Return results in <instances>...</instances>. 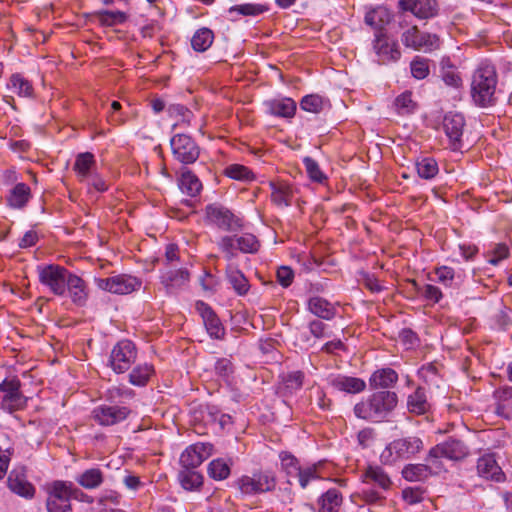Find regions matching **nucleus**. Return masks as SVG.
<instances>
[{
	"instance_id": "obj_47",
	"label": "nucleus",
	"mask_w": 512,
	"mask_h": 512,
	"mask_svg": "<svg viewBox=\"0 0 512 512\" xmlns=\"http://www.w3.org/2000/svg\"><path fill=\"white\" fill-rule=\"evenodd\" d=\"M208 475L215 480H224L230 475V466L224 459H214L208 465Z\"/></svg>"
},
{
	"instance_id": "obj_45",
	"label": "nucleus",
	"mask_w": 512,
	"mask_h": 512,
	"mask_svg": "<svg viewBox=\"0 0 512 512\" xmlns=\"http://www.w3.org/2000/svg\"><path fill=\"white\" fill-rule=\"evenodd\" d=\"M8 87L20 97H30L33 93L31 83L20 74H13L10 77Z\"/></svg>"
},
{
	"instance_id": "obj_4",
	"label": "nucleus",
	"mask_w": 512,
	"mask_h": 512,
	"mask_svg": "<svg viewBox=\"0 0 512 512\" xmlns=\"http://www.w3.org/2000/svg\"><path fill=\"white\" fill-rule=\"evenodd\" d=\"M423 448V442L418 437H406L392 441L382 452L381 458L388 463L400 459H408Z\"/></svg>"
},
{
	"instance_id": "obj_32",
	"label": "nucleus",
	"mask_w": 512,
	"mask_h": 512,
	"mask_svg": "<svg viewBox=\"0 0 512 512\" xmlns=\"http://www.w3.org/2000/svg\"><path fill=\"white\" fill-rule=\"evenodd\" d=\"M342 501V494L338 489H329L319 498L318 512H338Z\"/></svg>"
},
{
	"instance_id": "obj_21",
	"label": "nucleus",
	"mask_w": 512,
	"mask_h": 512,
	"mask_svg": "<svg viewBox=\"0 0 512 512\" xmlns=\"http://www.w3.org/2000/svg\"><path fill=\"white\" fill-rule=\"evenodd\" d=\"M441 470V466L436 461L427 464H409L402 471L403 477L408 481H422L431 473H437Z\"/></svg>"
},
{
	"instance_id": "obj_25",
	"label": "nucleus",
	"mask_w": 512,
	"mask_h": 512,
	"mask_svg": "<svg viewBox=\"0 0 512 512\" xmlns=\"http://www.w3.org/2000/svg\"><path fill=\"white\" fill-rule=\"evenodd\" d=\"M66 292H68L72 302L78 306H83L87 301L88 292L85 281L76 274H70Z\"/></svg>"
},
{
	"instance_id": "obj_3",
	"label": "nucleus",
	"mask_w": 512,
	"mask_h": 512,
	"mask_svg": "<svg viewBox=\"0 0 512 512\" xmlns=\"http://www.w3.org/2000/svg\"><path fill=\"white\" fill-rule=\"evenodd\" d=\"M39 281L47 287L49 291L56 296H64L66 294L67 281L71 272L65 267L50 264L37 267Z\"/></svg>"
},
{
	"instance_id": "obj_64",
	"label": "nucleus",
	"mask_w": 512,
	"mask_h": 512,
	"mask_svg": "<svg viewBox=\"0 0 512 512\" xmlns=\"http://www.w3.org/2000/svg\"><path fill=\"white\" fill-rule=\"evenodd\" d=\"M403 499L410 505L419 503L422 500V494L419 490L405 488L402 491Z\"/></svg>"
},
{
	"instance_id": "obj_18",
	"label": "nucleus",
	"mask_w": 512,
	"mask_h": 512,
	"mask_svg": "<svg viewBox=\"0 0 512 512\" xmlns=\"http://www.w3.org/2000/svg\"><path fill=\"white\" fill-rule=\"evenodd\" d=\"M478 475L486 480L502 482L505 480V474L497 463L493 454H485L477 461Z\"/></svg>"
},
{
	"instance_id": "obj_29",
	"label": "nucleus",
	"mask_w": 512,
	"mask_h": 512,
	"mask_svg": "<svg viewBox=\"0 0 512 512\" xmlns=\"http://www.w3.org/2000/svg\"><path fill=\"white\" fill-rule=\"evenodd\" d=\"M407 408L409 412L422 415L430 410V403L427 399L426 391L422 387H418L407 398Z\"/></svg>"
},
{
	"instance_id": "obj_36",
	"label": "nucleus",
	"mask_w": 512,
	"mask_h": 512,
	"mask_svg": "<svg viewBox=\"0 0 512 512\" xmlns=\"http://www.w3.org/2000/svg\"><path fill=\"white\" fill-rule=\"evenodd\" d=\"M179 187L183 193L190 197L197 196L201 189L202 183L198 177L189 170H185L181 173L179 179Z\"/></svg>"
},
{
	"instance_id": "obj_62",
	"label": "nucleus",
	"mask_w": 512,
	"mask_h": 512,
	"mask_svg": "<svg viewBox=\"0 0 512 512\" xmlns=\"http://www.w3.org/2000/svg\"><path fill=\"white\" fill-rule=\"evenodd\" d=\"M277 280L283 287H288L294 279V272L288 266H282L277 270Z\"/></svg>"
},
{
	"instance_id": "obj_27",
	"label": "nucleus",
	"mask_w": 512,
	"mask_h": 512,
	"mask_svg": "<svg viewBox=\"0 0 512 512\" xmlns=\"http://www.w3.org/2000/svg\"><path fill=\"white\" fill-rule=\"evenodd\" d=\"M330 384L333 388L347 392V393H360L366 388V383L364 380L357 377H349L338 375L336 377L331 378Z\"/></svg>"
},
{
	"instance_id": "obj_44",
	"label": "nucleus",
	"mask_w": 512,
	"mask_h": 512,
	"mask_svg": "<svg viewBox=\"0 0 512 512\" xmlns=\"http://www.w3.org/2000/svg\"><path fill=\"white\" fill-rule=\"evenodd\" d=\"M97 21L103 26H115L123 24L127 20V14L122 11L101 10L95 13Z\"/></svg>"
},
{
	"instance_id": "obj_55",
	"label": "nucleus",
	"mask_w": 512,
	"mask_h": 512,
	"mask_svg": "<svg viewBox=\"0 0 512 512\" xmlns=\"http://www.w3.org/2000/svg\"><path fill=\"white\" fill-rule=\"evenodd\" d=\"M280 460L282 469L286 474L290 477H295L301 467L298 460L292 454L287 452H282L280 454Z\"/></svg>"
},
{
	"instance_id": "obj_31",
	"label": "nucleus",
	"mask_w": 512,
	"mask_h": 512,
	"mask_svg": "<svg viewBox=\"0 0 512 512\" xmlns=\"http://www.w3.org/2000/svg\"><path fill=\"white\" fill-rule=\"evenodd\" d=\"M104 474L100 468H89L76 477V482L83 488L91 490L102 485Z\"/></svg>"
},
{
	"instance_id": "obj_34",
	"label": "nucleus",
	"mask_w": 512,
	"mask_h": 512,
	"mask_svg": "<svg viewBox=\"0 0 512 512\" xmlns=\"http://www.w3.org/2000/svg\"><path fill=\"white\" fill-rule=\"evenodd\" d=\"M95 166L94 155L90 152L80 153L74 163V171L80 181H86L92 175V169Z\"/></svg>"
},
{
	"instance_id": "obj_38",
	"label": "nucleus",
	"mask_w": 512,
	"mask_h": 512,
	"mask_svg": "<svg viewBox=\"0 0 512 512\" xmlns=\"http://www.w3.org/2000/svg\"><path fill=\"white\" fill-rule=\"evenodd\" d=\"M178 479L185 490H197L203 483L202 475L195 469L182 468L179 471Z\"/></svg>"
},
{
	"instance_id": "obj_7",
	"label": "nucleus",
	"mask_w": 512,
	"mask_h": 512,
	"mask_svg": "<svg viewBox=\"0 0 512 512\" xmlns=\"http://www.w3.org/2000/svg\"><path fill=\"white\" fill-rule=\"evenodd\" d=\"M468 453V447L461 440L449 438L431 448L426 461L431 463L436 461L439 464L438 460L442 457L457 461L465 458Z\"/></svg>"
},
{
	"instance_id": "obj_30",
	"label": "nucleus",
	"mask_w": 512,
	"mask_h": 512,
	"mask_svg": "<svg viewBox=\"0 0 512 512\" xmlns=\"http://www.w3.org/2000/svg\"><path fill=\"white\" fill-rule=\"evenodd\" d=\"M267 107L270 114L284 118H291L296 112V103L291 98L271 100Z\"/></svg>"
},
{
	"instance_id": "obj_10",
	"label": "nucleus",
	"mask_w": 512,
	"mask_h": 512,
	"mask_svg": "<svg viewBox=\"0 0 512 512\" xmlns=\"http://www.w3.org/2000/svg\"><path fill=\"white\" fill-rule=\"evenodd\" d=\"M405 47L416 51L430 52L439 48L440 40L436 34L422 33L416 26H413L403 32L401 36Z\"/></svg>"
},
{
	"instance_id": "obj_60",
	"label": "nucleus",
	"mask_w": 512,
	"mask_h": 512,
	"mask_svg": "<svg viewBox=\"0 0 512 512\" xmlns=\"http://www.w3.org/2000/svg\"><path fill=\"white\" fill-rule=\"evenodd\" d=\"M219 248L225 253L227 260H231L235 256L237 249L236 236H225L219 241Z\"/></svg>"
},
{
	"instance_id": "obj_56",
	"label": "nucleus",
	"mask_w": 512,
	"mask_h": 512,
	"mask_svg": "<svg viewBox=\"0 0 512 512\" xmlns=\"http://www.w3.org/2000/svg\"><path fill=\"white\" fill-rule=\"evenodd\" d=\"M303 163L306 172L312 181L322 183L324 180H326V176L321 171L318 163L314 159L311 157H305L303 159Z\"/></svg>"
},
{
	"instance_id": "obj_49",
	"label": "nucleus",
	"mask_w": 512,
	"mask_h": 512,
	"mask_svg": "<svg viewBox=\"0 0 512 512\" xmlns=\"http://www.w3.org/2000/svg\"><path fill=\"white\" fill-rule=\"evenodd\" d=\"M225 175L239 181H250L254 178L253 172L246 166L231 164L225 168Z\"/></svg>"
},
{
	"instance_id": "obj_15",
	"label": "nucleus",
	"mask_w": 512,
	"mask_h": 512,
	"mask_svg": "<svg viewBox=\"0 0 512 512\" xmlns=\"http://www.w3.org/2000/svg\"><path fill=\"white\" fill-rule=\"evenodd\" d=\"M442 127L448 137L450 148L459 150L465 127L464 116L458 112H449L444 116Z\"/></svg>"
},
{
	"instance_id": "obj_19",
	"label": "nucleus",
	"mask_w": 512,
	"mask_h": 512,
	"mask_svg": "<svg viewBox=\"0 0 512 512\" xmlns=\"http://www.w3.org/2000/svg\"><path fill=\"white\" fill-rule=\"evenodd\" d=\"M196 308L203 319L209 335L215 339H221L225 334V330L213 310L204 302H197Z\"/></svg>"
},
{
	"instance_id": "obj_57",
	"label": "nucleus",
	"mask_w": 512,
	"mask_h": 512,
	"mask_svg": "<svg viewBox=\"0 0 512 512\" xmlns=\"http://www.w3.org/2000/svg\"><path fill=\"white\" fill-rule=\"evenodd\" d=\"M266 10L267 9L263 5L253 4V3H245V4H239V5L232 6L229 11H230V13L237 12L244 16H256V15L263 13Z\"/></svg>"
},
{
	"instance_id": "obj_26",
	"label": "nucleus",
	"mask_w": 512,
	"mask_h": 512,
	"mask_svg": "<svg viewBox=\"0 0 512 512\" xmlns=\"http://www.w3.org/2000/svg\"><path fill=\"white\" fill-rule=\"evenodd\" d=\"M269 186L271 189V200L275 205L280 207L291 205L293 188L289 183L285 181H271Z\"/></svg>"
},
{
	"instance_id": "obj_37",
	"label": "nucleus",
	"mask_w": 512,
	"mask_h": 512,
	"mask_svg": "<svg viewBox=\"0 0 512 512\" xmlns=\"http://www.w3.org/2000/svg\"><path fill=\"white\" fill-rule=\"evenodd\" d=\"M214 41V33L211 29L202 27L191 38V46L196 52H205Z\"/></svg>"
},
{
	"instance_id": "obj_50",
	"label": "nucleus",
	"mask_w": 512,
	"mask_h": 512,
	"mask_svg": "<svg viewBox=\"0 0 512 512\" xmlns=\"http://www.w3.org/2000/svg\"><path fill=\"white\" fill-rule=\"evenodd\" d=\"M237 249L243 253H254L259 248V242L253 234L245 233L236 236Z\"/></svg>"
},
{
	"instance_id": "obj_51",
	"label": "nucleus",
	"mask_w": 512,
	"mask_h": 512,
	"mask_svg": "<svg viewBox=\"0 0 512 512\" xmlns=\"http://www.w3.org/2000/svg\"><path fill=\"white\" fill-rule=\"evenodd\" d=\"M168 112L171 117L178 119L176 125H179V124L190 125L191 124V121L193 118V113L185 106H183L181 104L170 105L168 108Z\"/></svg>"
},
{
	"instance_id": "obj_35",
	"label": "nucleus",
	"mask_w": 512,
	"mask_h": 512,
	"mask_svg": "<svg viewBox=\"0 0 512 512\" xmlns=\"http://www.w3.org/2000/svg\"><path fill=\"white\" fill-rule=\"evenodd\" d=\"M308 309L317 317L323 318L325 320H330L335 315L334 306L326 299L318 296L309 299Z\"/></svg>"
},
{
	"instance_id": "obj_20",
	"label": "nucleus",
	"mask_w": 512,
	"mask_h": 512,
	"mask_svg": "<svg viewBox=\"0 0 512 512\" xmlns=\"http://www.w3.org/2000/svg\"><path fill=\"white\" fill-rule=\"evenodd\" d=\"M399 6L404 11H410L420 19H427L436 14L435 0H400Z\"/></svg>"
},
{
	"instance_id": "obj_2",
	"label": "nucleus",
	"mask_w": 512,
	"mask_h": 512,
	"mask_svg": "<svg viewBox=\"0 0 512 512\" xmlns=\"http://www.w3.org/2000/svg\"><path fill=\"white\" fill-rule=\"evenodd\" d=\"M397 402L398 398L395 392H376L366 400L357 403L354 407V414L358 418L378 422L396 407Z\"/></svg>"
},
{
	"instance_id": "obj_1",
	"label": "nucleus",
	"mask_w": 512,
	"mask_h": 512,
	"mask_svg": "<svg viewBox=\"0 0 512 512\" xmlns=\"http://www.w3.org/2000/svg\"><path fill=\"white\" fill-rule=\"evenodd\" d=\"M497 73L495 67L487 62H481L472 74L471 97L480 107H487L495 101Z\"/></svg>"
},
{
	"instance_id": "obj_46",
	"label": "nucleus",
	"mask_w": 512,
	"mask_h": 512,
	"mask_svg": "<svg viewBox=\"0 0 512 512\" xmlns=\"http://www.w3.org/2000/svg\"><path fill=\"white\" fill-rule=\"evenodd\" d=\"M327 104L328 100L324 99L322 96L318 94H310L302 98L300 107L304 111L318 114L324 110Z\"/></svg>"
},
{
	"instance_id": "obj_22",
	"label": "nucleus",
	"mask_w": 512,
	"mask_h": 512,
	"mask_svg": "<svg viewBox=\"0 0 512 512\" xmlns=\"http://www.w3.org/2000/svg\"><path fill=\"white\" fill-rule=\"evenodd\" d=\"M361 479L364 484H371L377 486L381 490H388L392 481L387 473L380 466H368L361 474Z\"/></svg>"
},
{
	"instance_id": "obj_61",
	"label": "nucleus",
	"mask_w": 512,
	"mask_h": 512,
	"mask_svg": "<svg viewBox=\"0 0 512 512\" xmlns=\"http://www.w3.org/2000/svg\"><path fill=\"white\" fill-rule=\"evenodd\" d=\"M304 380V374L301 371H294L289 373L284 382L287 389L298 390L302 387Z\"/></svg>"
},
{
	"instance_id": "obj_9",
	"label": "nucleus",
	"mask_w": 512,
	"mask_h": 512,
	"mask_svg": "<svg viewBox=\"0 0 512 512\" xmlns=\"http://www.w3.org/2000/svg\"><path fill=\"white\" fill-rule=\"evenodd\" d=\"M137 358V350L130 340L118 342L111 351L110 365L116 373H124Z\"/></svg>"
},
{
	"instance_id": "obj_40",
	"label": "nucleus",
	"mask_w": 512,
	"mask_h": 512,
	"mask_svg": "<svg viewBox=\"0 0 512 512\" xmlns=\"http://www.w3.org/2000/svg\"><path fill=\"white\" fill-rule=\"evenodd\" d=\"M227 279L229 283L232 285L234 290L239 295H244L249 290V283L244 274L233 267L232 265H228L226 269Z\"/></svg>"
},
{
	"instance_id": "obj_23",
	"label": "nucleus",
	"mask_w": 512,
	"mask_h": 512,
	"mask_svg": "<svg viewBox=\"0 0 512 512\" xmlns=\"http://www.w3.org/2000/svg\"><path fill=\"white\" fill-rule=\"evenodd\" d=\"M190 279L187 269L180 268L177 270H167L161 276V283L169 293L175 292L177 289L185 286Z\"/></svg>"
},
{
	"instance_id": "obj_42",
	"label": "nucleus",
	"mask_w": 512,
	"mask_h": 512,
	"mask_svg": "<svg viewBox=\"0 0 512 512\" xmlns=\"http://www.w3.org/2000/svg\"><path fill=\"white\" fill-rule=\"evenodd\" d=\"M415 291L430 304H437L443 298V293L439 287L432 284L420 286L415 280L411 281Z\"/></svg>"
},
{
	"instance_id": "obj_41",
	"label": "nucleus",
	"mask_w": 512,
	"mask_h": 512,
	"mask_svg": "<svg viewBox=\"0 0 512 512\" xmlns=\"http://www.w3.org/2000/svg\"><path fill=\"white\" fill-rule=\"evenodd\" d=\"M154 373L152 365L144 363L133 368L129 374V382L135 386H144Z\"/></svg>"
},
{
	"instance_id": "obj_48",
	"label": "nucleus",
	"mask_w": 512,
	"mask_h": 512,
	"mask_svg": "<svg viewBox=\"0 0 512 512\" xmlns=\"http://www.w3.org/2000/svg\"><path fill=\"white\" fill-rule=\"evenodd\" d=\"M382 499H384V497L381 492L373 488H363L361 491L352 495V500L356 504H359V501H362L365 504H375L380 502Z\"/></svg>"
},
{
	"instance_id": "obj_52",
	"label": "nucleus",
	"mask_w": 512,
	"mask_h": 512,
	"mask_svg": "<svg viewBox=\"0 0 512 512\" xmlns=\"http://www.w3.org/2000/svg\"><path fill=\"white\" fill-rule=\"evenodd\" d=\"M428 62V59L415 57L410 64L412 76L418 80L426 78L430 72Z\"/></svg>"
},
{
	"instance_id": "obj_58",
	"label": "nucleus",
	"mask_w": 512,
	"mask_h": 512,
	"mask_svg": "<svg viewBox=\"0 0 512 512\" xmlns=\"http://www.w3.org/2000/svg\"><path fill=\"white\" fill-rule=\"evenodd\" d=\"M509 248L504 243L496 244L491 251L488 252V262L492 265H498L502 260L508 258Z\"/></svg>"
},
{
	"instance_id": "obj_11",
	"label": "nucleus",
	"mask_w": 512,
	"mask_h": 512,
	"mask_svg": "<svg viewBox=\"0 0 512 512\" xmlns=\"http://www.w3.org/2000/svg\"><path fill=\"white\" fill-rule=\"evenodd\" d=\"M239 489L244 494H258L272 491L276 486L274 473L264 471L253 476H243L238 481Z\"/></svg>"
},
{
	"instance_id": "obj_54",
	"label": "nucleus",
	"mask_w": 512,
	"mask_h": 512,
	"mask_svg": "<svg viewBox=\"0 0 512 512\" xmlns=\"http://www.w3.org/2000/svg\"><path fill=\"white\" fill-rule=\"evenodd\" d=\"M295 477L298 479L300 486L302 488H306L312 480L320 477L318 473V466L310 465L307 467H300Z\"/></svg>"
},
{
	"instance_id": "obj_8",
	"label": "nucleus",
	"mask_w": 512,
	"mask_h": 512,
	"mask_svg": "<svg viewBox=\"0 0 512 512\" xmlns=\"http://www.w3.org/2000/svg\"><path fill=\"white\" fill-rule=\"evenodd\" d=\"M96 284L101 290L119 295L132 293L141 287V281L138 278L127 274L98 278Z\"/></svg>"
},
{
	"instance_id": "obj_12",
	"label": "nucleus",
	"mask_w": 512,
	"mask_h": 512,
	"mask_svg": "<svg viewBox=\"0 0 512 512\" xmlns=\"http://www.w3.org/2000/svg\"><path fill=\"white\" fill-rule=\"evenodd\" d=\"M373 50L377 55L378 62L388 64L396 62L401 57V51L397 40L391 38L386 32L375 33Z\"/></svg>"
},
{
	"instance_id": "obj_17",
	"label": "nucleus",
	"mask_w": 512,
	"mask_h": 512,
	"mask_svg": "<svg viewBox=\"0 0 512 512\" xmlns=\"http://www.w3.org/2000/svg\"><path fill=\"white\" fill-rule=\"evenodd\" d=\"M206 219L210 224L229 231L240 227L239 220L227 208L211 204L206 207Z\"/></svg>"
},
{
	"instance_id": "obj_53",
	"label": "nucleus",
	"mask_w": 512,
	"mask_h": 512,
	"mask_svg": "<svg viewBox=\"0 0 512 512\" xmlns=\"http://www.w3.org/2000/svg\"><path fill=\"white\" fill-rule=\"evenodd\" d=\"M395 106L399 114H409L416 108V103L412 99L411 92H404L395 99Z\"/></svg>"
},
{
	"instance_id": "obj_5",
	"label": "nucleus",
	"mask_w": 512,
	"mask_h": 512,
	"mask_svg": "<svg viewBox=\"0 0 512 512\" xmlns=\"http://www.w3.org/2000/svg\"><path fill=\"white\" fill-rule=\"evenodd\" d=\"M76 489L72 488V484L56 481L51 486L46 506L48 512H72L70 499L74 496Z\"/></svg>"
},
{
	"instance_id": "obj_33",
	"label": "nucleus",
	"mask_w": 512,
	"mask_h": 512,
	"mask_svg": "<svg viewBox=\"0 0 512 512\" xmlns=\"http://www.w3.org/2000/svg\"><path fill=\"white\" fill-rule=\"evenodd\" d=\"M398 380L397 373L391 368H383L375 371L370 379L369 384L372 388H389Z\"/></svg>"
},
{
	"instance_id": "obj_39",
	"label": "nucleus",
	"mask_w": 512,
	"mask_h": 512,
	"mask_svg": "<svg viewBox=\"0 0 512 512\" xmlns=\"http://www.w3.org/2000/svg\"><path fill=\"white\" fill-rule=\"evenodd\" d=\"M31 197V190L25 183H18L11 190L8 197V202L11 207L22 208L24 207Z\"/></svg>"
},
{
	"instance_id": "obj_24",
	"label": "nucleus",
	"mask_w": 512,
	"mask_h": 512,
	"mask_svg": "<svg viewBox=\"0 0 512 512\" xmlns=\"http://www.w3.org/2000/svg\"><path fill=\"white\" fill-rule=\"evenodd\" d=\"M392 14L390 11L383 7L378 6L366 12L364 21L375 30V33L385 32L384 28L390 23Z\"/></svg>"
},
{
	"instance_id": "obj_59",
	"label": "nucleus",
	"mask_w": 512,
	"mask_h": 512,
	"mask_svg": "<svg viewBox=\"0 0 512 512\" xmlns=\"http://www.w3.org/2000/svg\"><path fill=\"white\" fill-rule=\"evenodd\" d=\"M435 275L439 283L445 287H451L456 279V274L453 268L448 266H441L435 269Z\"/></svg>"
},
{
	"instance_id": "obj_16",
	"label": "nucleus",
	"mask_w": 512,
	"mask_h": 512,
	"mask_svg": "<svg viewBox=\"0 0 512 512\" xmlns=\"http://www.w3.org/2000/svg\"><path fill=\"white\" fill-rule=\"evenodd\" d=\"M213 454V445L210 443H195L187 447L180 455L182 468L195 469Z\"/></svg>"
},
{
	"instance_id": "obj_6",
	"label": "nucleus",
	"mask_w": 512,
	"mask_h": 512,
	"mask_svg": "<svg viewBox=\"0 0 512 512\" xmlns=\"http://www.w3.org/2000/svg\"><path fill=\"white\" fill-rule=\"evenodd\" d=\"M174 158L182 164L194 163L200 155L197 143L186 134H176L170 140Z\"/></svg>"
},
{
	"instance_id": "obj_63",
	"label": "nucleus",
	"mask_w": 512,
	"mask_h": 512,
	"mask_svg": "<svg viewBox=\"0 0 512 512\" xmlns=\"http://www.w3.org/2000/svg\"><path fill=\"white\" fill-rule=\"evenodd\" d=\"M215 371L221 377H228L233 372V365L229 359L221 358L215 363Z\"/></svg>"
},
{
	"instance_id": "obj_43",
	"label": "nucleus",
	"mask_w": 512,
	"mask_h": 512,
	"mask_svg": "<svg viewBox=\"0 0 512 512\" xmlns=\"http://www.w3.org/2000/svg\"><path fill=\"white\" fill-rule=\"evenodd\" d=\"M415 166L418 176L426 180L434 178L439 171L437 162L431 157L417 159Z\"/></svg>"
},
{
	"instance_id": "obj_28",
	"label": "nucleus",
	"mask_w": 512,
	"mask_h": 512,
	"mask_svg": "<svg viewBox=\"0 0 512 512\" xmlns=\"http://www.w3.org/2000/svg\"><path fill=\"white\" fill-rule=\"evenodd\" d=\"M8 487L15 494L25 497L31 498L34 495L35 489L30 484L23 474L12 471L8 476Z\"/></svg>"
},
{
	"instance_id": "obj_14",
	"label": "nucleus",
	"mask_w": 512,
	"mask_h": 512,
	"mask_svg": "<svg viewBox=\"0 0 512 512\" xmlns=\"http://www.w3.org/2000/svg\"><path fill=\"white\" fill-rule=\"evenodd\" d=\"M130 414L125 406L99 405L92 411L93 419L101 426H112L124 421Z\"/></svg>"
},
{
	"instance_id": "obj_13",
	"label": "nucleus",
	"mask_w": 512,
	"mask_h": 512,
	"mask_svg": "<svg viewBox=\"0 0 512 512\" xmlns=\"http://www.w3.org/2000/svg\"><path fill=\"white\" fill-rule=\"evenodd\" d=\"M0 391L3 392L1 407L9 412L23 409L27 398L20 392V382L16 379L4 380L0 383Z\"/></svg>"
}]
</instances>
